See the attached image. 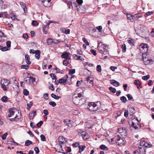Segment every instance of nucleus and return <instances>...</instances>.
<instances>
[{"mask_svg": "<svg viewBox=\"0 0 154 154\" xmlns=\"http://www.w3.org/2000/svg\"><path fill=\"white\" fill-rule=\"evenodd\" d=\"M100 102H97L95 103H89L87 106V108L91 111H95L99 109L100 107Z\"/></svg>", "mask_w": 154, "mask_h": 154, "instance_id": "nucleus-1", "label": "nucleus"}, {"mask_svg": "<svg viewBox=\"0 0 154 154\" xmlns=\"http://www.w3.org/2000/svg\"><path fill=\"white\" fill-rule=\"evenodd\" d=\"M128 124L130 127L132 128H134L137 129L140 127V125L139 123V122L137 119H133L129 120Z\"/></svg>", "mask_w": 154, "mask_h": 154, "instance_id": "nucleus-2", "label": "nucleus"}, {"mask_svg": "<svg viewBox=\"0 0 154 154\" xmlns=\"http://www.w3.org/2000/svg\"><path fill=\"white\" fill-rule=\"evenodd\" d=\"M114 139L116 141V144L122 146L125 143L124 138L121 137L119 134L115 135Z\"/></svg>", "mask_w": 154, "mask_h": 154, "instance_id": "nucleus-3", "label": "nucleus"}, {"mask_svg": "<svg viewBox=\"0 0 154 154\" xmlns=\"http://www.w3.org/2000/svg\"><path fill=\"white\" fill-rule=\"evenodd\" d=\"M1 84L2 88L4 91L7 90L8 89V84H9V82L8 80L5 79H3L1 80Z\"/></svg>", "mask_w": 154, "mask_h": 154, "instance_id": "nucleus-4", "label": "nucleus"}, {"mask_svg": "<svg viewBox=\"0 0 154 154\" xmlns=\"http://www.w3.org/2000/svg\"><path fill=\"white\" fill-rule=\"evenodd\" d=\"M139 49L144 53L147 52L149 47L148 45L145 43H143L140 45L139 47Z\"/></svg>", "mask_w": 154, "mask_h": 154, "instance_id": "nucleus-5", "label": "nucleus"}, {"mask_svg": "<svg viewBox=\"0 0 154 154\" xmlns=\"http://www.w3.org/2000/svg\"><path fill=\"white\" fill-rule=\"evenodd\" d=\"M93 79L89 76H88L86 78V83L87 86L89 88L92 87L93 85Z\"/></svg>", "mask_w": 154, "mask_h": 154, "instance_id": "nucleus-6", "label": "nucleus"}, {"mask_svg": "<svg viewBox=\"0 0 154 154\" xmlns=\"http://www.w3.org/2000/svg\"><path fill=\"white\" fill-rule=\"evenodd\" d=\"M145 142L143 141H141L140 143V146L141 147L139 146L140 149L139 151L141 153H144L146 152V150L145 149Z\"/></svg>", "mask_w": 154, "mask_h": 154, "instance_id": "nucleus-7", "label": "nucleus"}, {"mask_svg": "<svg viewBox=\"0 0 154 154\" xmlns=\"http://www.w3.org/2000/svg\"><path fill=\"white\" fill-rule=\"evenodd\" d=\"M79 134V135L81 136L83 139H87L88 138V136H87L86 133L85 131H83L81 129H79L78 130Z\"/></svg>", "mask_w": 154, "mask_h": 154, "instance_id": "nucleus-8", "label": "nucleus"}, {"mask_svg": "<svg viewBox=\"0 0 154 154\" xmlns=\"http://www.w3.org/2000/svg\"><path fill=\"white\" fill-rule=\"evenodd\" d=\"M70 53L66 52L63 53L61 55V57L62 58H65L69 60L70 59Z\"/></svg>", "mask_w": 154, "mask_h": 154, "instance_id": "nucleus-9", "label": "nucleus"}, {"mask_svg": "<svg viewBox=\"0 0 154 154\" xmlns=\"http://www.w3.org/2000/svg\"><path fill=\"white\" fill-rule=\"evenodd\" d=\"M151 58H142V60L145 64L146 65L151 64L153 63V61Z\"/></svg>", "mask_w": 154, "mask_h": 154, "instance_id": "nucleus-10", "label": "nucleus"}, {"mask_svg": "<svg viewBox=\"0 0 154 154\" xmlns=\"http://www.w3.org/2000/svg\"><path fill=\"white\" fill-rule=\"evenodd\" d=\"M51 0H42V4L45 7H50L51 5Z\"/></svg>", "mask_w": 154, "mask_h": 154, "instance_id": "nucleus-11", "label": "nucleus"}, {"mask_svg": "<svg viewBox=\"0 0 154 154\" xmlns=\"http://www.w3.org/2000/svg\"><path fill=\"white\" fill-rule=\"evenodd\" d=\"M80 98H78L77 96L75 97L73 99V101L74 104L76 105H79Z\"/></svg>", "mask_w": 154, "mask_h": 154, "instance_id": "nucleus-12", "label": "nucleus"}, {"mask_svg": "<svg viewBox=\"0 0 154 154\" xmlns=\"http://www.w3.org/2000/svg\"><path fill=\"white\" fill-rule=\"evenodd\" d=\"M36 111L33 110L32 112H30L29 114V117L30 119H33L36 115Z\"/></svg>", "mask_w": 154, "mask_h": 154, "instance_id": "nucleus-13", "label": "nucleus"}, {"mask_svg": "<svg viewBox=\"0 0 154 154\" xmlns=\"http://www.w3.org/2000/svg\"><path fill=\"white\" fill-rule=\"evenodd\" d=\"M110 82L111 84L116 87H117L119 85V82L114 79L111 80L110 81Z\"/></svg>", "mask_w": 154, "mask_h": 154, "instance_id": "nucleus-14", "label": "nucleus"}, {"mask_svg": "<svg viewBox=\"0 0 154 154\" xmlns=\"http://www.w3.org/2000/svg\"><path fill=\"white\" fill-rule=\"evenodd\" d=\"M86 99L85 97H82L81 98H80L79 102V106H81L84 105L86 101Z\"/></svg>", "mask_w": 154, "mask_h": 154, "instance_id": "nucleus-15", "label": "nucleus"}, {"mask_svg": "<svg viewBox=\"0 0 154 154\" xmlns=\"http://www.w3.org/2000/svg\"><path fill=\"white\" fill-rule=\"evenodd\" d=\"M9 16L12 20H17L19 21V20L16 18V15L13 13H10L9 14Z\"/></svg>", "mask_w": 154, "mask_h": 154, "instance_id": "nucleus-16", "label": "nucleus"}, {"mask_svg": "<svg viewBox=\"0 0 154 154\" xmlns=\"http://www.w3.org/2000/svg\"><path fill=\"white\" fill-rule=\"evenodd\" d=\"M15 109H9V113L8 114V116L9 117H11L12 116L14 115L15 112Z\"/></svg>", "mask_w": 154, "mask_h": 154, "instance_id": "nucleus-17", "label": "nucleus"}, {"mask_svg": "<svg viewBox=\"0 0 154 154\" xmlns=\"http://www.w3.org/2000/svg\"><path fill=\"white\" fill-rule=\"evenodd\" d=\"M20 4L21 7L23 9L24 13H26L27 10V8L26 7V4L23 2H21Z\"/></svg>", "mask_w": 154, "mask_h": 154, "instance_id": "nucleus-18", "label": "nucleus"}, {"mask_svg": "<svg viewBox=\"0 0 154 154\" xmlns=\"http://www.w3.org/2000/svg\"><path fill=\"white\" fill-rule=\"evenodd\" d=\"M25 60L27 64L28 65L30 64L31 62L30 61V57L27 54L25 55Z\"/></svg>", "mask_w": 154, "mask_h": 154, "instance_id": "nucleus-19", "label": "nucleus"}, {"mask_svg": "<svg viewBox=\"0 0 154 154\" xmlns=\"http://www.w3.org/2000/svg\"><path fill=\"white\" fill-rule=\"evenodd\" d=\"M134 84L137 86V88L138 89H139L141 88V85L140 83L139 80H135L134 82Z\"/></svg>", "mask_w": 154, "mask_h": 154, "instance_id": "nucleus-20", "label": "nucleus"}, {"mask_svg": "<svg viewBox=\"0 0 154 154\" xmlns=\"http://www.w3.org/2000/svg\"><path fill=\"white\" fill-rule=\"evenodd\" d=\"M143 58H151L150 57V54L147 52L144 53L142 54Z\"/></svg>", "mask_w": 154, "mask_h": 154, "instance_id": "nucleus-21", "label": "nucleus"}, {"mask_svg": "<svg viewBox=\"0 0 154 154\" xmlns=\"http://www.w3.org/2000/svg\"><path fill=\"white\" fill-rule=\"evenodd\" d=\"M35 57L37 59H38L40 58V51L39 50H36L35 51Z\"/></svg>", "mask_w": 154, "mask_h": 154, "instance_id": "nucleus-22", "label": "nucleus"}, {"mask_svg": "<svg viewBox=\"0 0 154 154\" xmlns=\"http://www.w3.org/2000/svg\"><path fill=\"white\" fill-rule=\"evenodd\" d=\"M127 134V132L126 130L125 129L123 131L120 135H119L121 137H122L123 138L124 137L126 136Z\"/></svg>", "mask_w": 154, "mask_h": 154, "instance_id": "nucleus-23", "label": "nucleus"}, {"mask_svg": "<svg viewBox=\"0 0 154 154\" xmlns=\"http://www.w3.org/2000/svg\"><path fill=\"white\" fill-rule=\"evenodd\" d=\"M85 146H79V152L80 153H81V152L83 151V150L85 148Z\"/></svg>", "mask_w": 154, "mask_h": 154, "instance_id": "nucleus-24", "label": "nucleus"}, {"mask_svg": "<svg viewBox=\"0 0 154 154\" xmlns=\"http://www.w3.org/2000/svg\"><path fill=\"white\" fill-rule=\"evenodd\" d=\"M100 149L103 150L105 151H107L108 150V148L104 145H101L100 146Z\"/></svg>", "mask_w": 154, "mask_h": 154, "instance_id": "nucleus-25", "label": "nucleus"}, {"mask_svg": "<svg viewBox=\"0 0 154 154\" xmlns=\"http://www.w3.org/2000/svg\"><path fill=\"white\" fill-rule=\"evenodd\" d=\"M146 35H142V36H141V37L144 38H145L146 39V40L147 41H146L147 42H149V38H148V32H146Z\"/></svg>", "mask_w": 154, "mask_h": 154, "instance_id": "nucleus-26", "label": "nucleus"}, {"mask_svg": "<svg viewBox=\"0 0 154 154\" xmlns=\"http://www.w3.org/2000/svg\"><path fill=\"white\" fill-rule=\"evenodd\" d=\"M71 121L69 120L65 122L66 123V124L68 125L69 127H72V124L71 122Z\"/></svg>", "mask_w": 154, "mask_h": 154, "instance_id": "nucleus-27", "label": "nucleus"}, {"mask_svg": "<svg viewBox=\"0 0 154 154\" xmlns=\"http://www.w3.org/2000/svg\"><path fill=\"white\" fill-rule=\"evenodd\" d=\"M129 39L128 40V43L131 46L133 45L134 43V40L132 38Z\"/></svg>", "mask_w": 154, "mask_h": 154, "instance_id": "nucleus-28", "label": "nucleus"}, {"mask_svg": "<svg viewBox=\"0 0 154 154\" xmlns=\"http://www.w3.org/2000/svg\"><path fill=\"white\" fill-rule=\"evenodd\" d=\"M51 96L52 98L56 100H58L60 98V97L57 96L54 93L52 94Z\"/></svg>", "mask_w": 154, "mask_h": 154, "instance_id": "nucleus-29", "label": "nucleus"}, {"mask_svg": "<svg viewBox=\"0 0 154 154\" xmlns=\"http://www.w3.org/2000/svg\"><path fill=\"white\" fill-rule=\"evenodd\" d=\"M67 81V79H60L59 81L58 82L60 84H63L65 83Z\"/></svg>", "mask_w": 154, "mask_h": 154, "instance_id": "nucleus-30", "label": "nucleus"}, {"mask_svg": "<svg viewBox=\"0 0 154 154\" xmlns=\"http://www.w3.org/2000/svg\"><path fill=\"white\" fill-rule=\"evenodd\" d=\"M32 144V142L29 140H27L26 141L25 143V145L26 146H28Z\"/></svg>", "mask_w": 154, "mask_h": 154, "instance_id": "nucleus-31", "label": "nucleus"}, {"mask_svg": "<svg viewBox=\"0 0 154 154\" xmlns=\"http://www.w3.org/2000/svg\"><path fill=\"white\" fill-rule=\"evenodd\" d=\"M109 90L111 92L113 93H115L116 92V91L115 88H112V87H110L109 88Z\"/></svg>", "mask_w": 154, "mask_h": 154, "instance_id": "nucleus-32", "label": "nucleus"}, {"mask_svg": "<svg viewBox=\"0 0 154 154\" xmlns=\"http://www.w3.org/2000/svg\"><path fill=\"white\" fill-rule=\"evenodd\" d=\"M30 80H31V83L32 84L34 85L36 84V83L35 82V79L34 78L31 76Z\"/></svg>", "mask_w": 154, "mask_h": 154, "instance_id": "nucleus-33", "label": "nucleus"}, {"mask_svg": "<svg viewBox=\"0 0 154 154\" xmlns=\"http://www.w3.org/2000/svg\"><path fill=\"white\" fill-rule=\"evenodd\" d=\"M120 100L124 103H126L127 101L126 98L125 96H122L120 98Z\"/></svg>", "mask_w": 154, "mask_h": 154, "instance_id": "nucleus-34", "label": "nucleus"}, {"mask_svg": "<svg viewBox=\"0 0 154 154\" xmlns=\"http://www.w3.org/2000/svg\"><path fill=\"white\" fill-rule=\"evenodd\" d=\"M31 76H30L29 77L28 75V76L25 79H26L25 81L29 84L31 83V80H30V79H31Z\"/></svg>", "mask_w": 154, "mask_h": 154, "instance_id": "nucleus-35", "label": "nucleus"}, {"mask_svg": "<svg viewBox=\"0 0 154 154\" xmlns=\"http://www.w3.org/2000/svg\"><path fill=\"white\" fill-rule=\"evenodd\" d=\"M21 67L22 69H29V67L28 65H21Z\"/></svg>", "mask_w": 154, "mask_h": 154, "instance_id": "nucleus-36", "label": "nucleus"}, {"mask_svg": "<svg viewBox=\"0 0 154 154\" xmlns=\"http://www.w3.org/2000/svg\"><path fill=\"white\" fill-rule=\"evenodd\" d=\"M47 42L48 45H51L53 42V41L52 39L49 38L48 39Z\"/></svg>", "mask_w": 154, "mask_h": 154, "instance_id": "nucleus-37", "label": "nucleus"}, {"mask_svg": "<svg viewBox=\"0 0 154 154\" xmlns=\"http://www.w3.org/2000/svg\"><path fill=\"white\" fill-rule=\"evenodd\" d=\"M125 129V128H121L118 129V131L119 134L120 135L123 131H124V130Z\"/></svg>", "mask_w": 154, "mask_h": 154, "instance_id": "nucleus-38", "label": "nucleus"}, {"mask_svg": "<svg viewBox=\"0 0 154 154\" xmlns=\"http://www.w3.org/2000/svg\"><path fill=\"white\" fill-rule=\"evenodd\" d=\"M23 94L25 95H28L29 94V91L26 89H25L23 90Z\"/></svg>", "mask_w": 154, "mask_h": 154, "instance_id": "nucleus-39", "label": "nucleus"}, {"mask_svg": "<svg viewBox=\"0 0 154 154\" xmlns=\"http://www.w3.org/2000/svg\"><path fill=\"white\" fill-rule=\"evenodd\" d=\"M73 56L74 58H75L76 57H77L76 58H75V60H80L82 57L81 56H78L76 54H74Z\"/></svg>", "mask_w": 154, "mask_h": 154, "instance_id": "nucleus-40", "label": "nucleus"}, {"mask_svg": "<svg viewBox=\"0 0 154 154\" xmlns=\"http://www.w3.org/2000/svg\"><path fill=\"white\" fill-rule=\"evenodd\" d=\"M33 103L32 102H30L29 103H27V106L29 107V108H28V107H27V109L28 110H29L32 105Z\"/></svg>", "mask_w": 154, "mask_h": 154, "instance_id": "nucleus-41", "label": "nucleus"}, {"mask_svg": "<svg viewBox=\"0 0 154 154\" xmlns=\"http://www.w3.org/2000/svg\"><path fill=\"white\" fill-rule=\"evenodd\" d=\"M9 49L7 47L5 46L4 47H3L2 46V48L1 49V50L2 51H7L9 50Z\"/></svg>", "mask_w": 154, "mask_h": 154, "instance_id": "nucleus-42", "label": "nucleus"}, {"mask_svg": "<svg viewBox=\"0 0 154 154\" xmlns=\"http://www.w3.org/2000/svg\"><path fill=\"white\" fill-rule=\"evenodd\" d=\"M50 76L52 79H56L57 77L56 75L54 73H51L50 74Z\"/></svg>", "mask_w": 154, "mask_h": 154, "instance_id": "nucleus-43", "label": "nucleus"}, {"mask_svg": "<svg viewBox=\"0 0 154 154\" xmlns=\"http://www.w3.org/2000/svg\"><path fill=\"white\" fill-rule=\"evenodd\" d=\"M1 100L3 102H5L7 101L8 98L6 96H3Z\"/></svg>", "mask_w": 154, "mask_h": 154, "instance_id": "nucleus-44", "label": "nucleus"}, {"mask_svg": "<svg viewBox=\"0 0 154 154\" xmlns=\"http://www.w3.org/2000/svg\"><path fill=\"white\" fill-rule=\"evenodd\" d=\"M152 146L150 144L148 143L145 142V147H148V148H150Z\"/></svg>", "mask_w": 154, "mask_h": 154, "instance_id": "nucleus-45", "label": "nucleus"}, {"mask_svg": "<svg viewBox=\"0 0 154 154\" xmlns=\"http://www.w3.org/2000/svg\"><path fill=\"white\" fill-rule=\"evenodd\" d=\"M149 75H147L146 76H143L142 77V79L144 80H147L149 78Z\"/></svg>", "mask_w": 154, "mask_h": 154, "instance_id": "nucleus-46", "label": "nucleus"}, {"mask_svg": "<svg viewBox=\"0 0 154 154\" xmlns=\"http://www.w3.org/2000/svg\"><path fill=\"white\" fill-rule=\"evenodd\" d=\"M49 104L51 105L53 107L55 106L56 105V103L54 101H50L49 103Z\"/></svg>", "mask_w": 154, "mask_h": 154, "instance_id": "nucleus-47", "label": "nucleus"}, {"mask_svg": "<svg viewBox=\"0 0 154 154\" xmlns=\"http://www.w3.org/2000/svg\"><path fill=\"white\" fill-rule=\"evenodd\" d=\"M97 70L100 72L101 71V67L100 65H98L97 66Z\"/></svg>", "mask_w": 154, "mask_h": 154, "instance_id": "nucleus-48", "label": "nucleus"}, {"mask_svg": "<svg viewBox=\"0 0 154 154\" xmlns=\"http://www.w3.org/2000/svg\"><path fill=\"white\" fill-rule=\"evenodd\" d=\"M122 51L123 52H125L126 51V46L125 44H123L122 45Z\"/></svg>", "mask_w": 154, "mask_h": 154, "instance_id": "nucleus-49", "label": "nucleus"}, {"mask_svg": "<svg viewBox=\"0 0 154 154\" xmlns=\"http://www.w3.org/2000/svg\"><path fill=\"white\" fill-rule=\"evenodd\" d=\"M7 135L8 133H5L2 136V139L4 140H5Z\"/></svg>", "mask_w": 154, "mask_h": 154, "instance_id": "nucleus-50", "label": "nucleus"}, {"mask_svg": "<svg viewBox=\"0 0 154 154\" xmlns=\"http://www.w3.org/2000/svg\"><path fill=\"white\" fill-rule=\"evenodd\" d=\"M41 139L42 141H45V137L43 134H41L40 135Z\"/></svg>", "mask_w": 154, "mask_h": 154, "instance_id": "nucleus-51", "label": "nucleus"}, {"mask_svg": "<svg viewBox=\"0 0 154 154\" xmlns=\"http://www.w3.org/2000/svg\"><path fill=\"white\" fill-rule=\"evenodd\" d=\"M82 40L87 45H89V43L88 42L87 40L85 38H82Z\"/></svg>", "mask_w": 154, "mask_h": 154, "instance_id": "nucleus-52", "label": "nucleus"}, {"mask_svg": "<svg viewBox=\"0 0 154 154\" xmlns=\"http://www.w3.org/2000/svg\"><path fill=\"white\" fill-rule=\"evenodd\" d=\"M43 122L42 121H40L39 122H38L37 124L36 125L37 127H40L42 124H43Z\"/></svg>", "mask_w": 154, "mask_h": 154, "instance_id": "nucleus-53", "label": "nucleus"}, {"mask_svg": "<svg viewBox=\"0 0 154 154\" xmlns=\"http://www.w3.org/2000/svg\"><path fill=\"white\" fill-rule=\"evenodd\" d=\"M131 14H128L127 15V18L129 20H131L132 19H134V17Z\"/></svg>", "mask_w": 154, "mask_h": 154, "instance_id": "nucleus-54", "label": "nucleus"}, {"mask_svg": "<svg viewBox=\"0 0 154 154\" xmlns=\"http://www.w3.org/2000/svg\"><path fill=\"white\" fill-rule=\"evenodd\" d=\"M126 95L128 98V100H131L133 99V97L131 94H128Z\"/></svg>", "mask_w": 154, "mask_h": 154, "instance_id": "nucleus-55", "label": "nucleus"}, {"mask_svg": "<svg viewBox=\"0 0 154 154\" xmlns=\"http://www.w3.org/2000/svg\"><path fill=\"white\" fill-rule=\"evenodd\" d=\"M133 16L134 17V18H140L142 16L141 15H139V14H135L133 15Z\"/></svg>", "mask_w": 154, "mask_h": 154, "instance_id": "nucleus-56", "label": "nucleus"}, {"mask_svg": "<svg viewBox=\"0 0 154 154\" xmlns=\"http://www.w3.org/2000/svg\"><path fill=\"white\" fill-rule=\"evenodd\" d=\"M7 47L8 48L10 47L11 46V42L10 41H8L6 43Z\"/></svg>", "mask_w": 154, "mask_h": 154, "instance_id": "nucleus-57", "label": "nucleus"}, {"mask_svg": "<svg viewBox=\"0 0 154 154\" xmlns=\"http://www.w3.org/2000/svg\"><path fill=\"white\" fill-rule=\"evenodd\" d=\"M32 24L34 26H36L38 25V23L37 21L33 20L32 22Z\"/></svg>", "mask_w": 154, "mask_h": 154, "instance_id": "nucleus-58", "label": "nucleus"}, {"mask_svg": "<svg viewBox=\"0 0 154 154\" xmlns=\"http://www.w3.org/2000/svg\"><path fill=\"white\" fill-rule=\"evenodd\" d=\"M75 72V69H71L69 71V73L70 74H73Z\"/></svg>", "mask_w": 154, "mask_h": 154, "instance_id": "nucleus-59", "label": "nucleus"}, {"mask_svg": "<svg viewBox=\"0 0 154 154\" xmlns=\"http://www.w3.org/2000/svg\"><path fill=\"white\" fill-rule=\"evenodd\" d=\"M63 64L65 66H66L69 63V61L67 60H65L63 62Z\"/></svg>", "mask_w": 154, "mask_h": 154, "instance_id": "nucleus-60", "label": "nucleus"}, {"mask_svg": "<svg viewBox=\"0 0 154 154\" xmlns=\"http://www.w3.org/2000/svg\"><path fill=\"white\" fill-rule=\"evenodd\" d=\"M34 150L36 154H38L39 152V149L37 147H36L34 148Z\"/></svg>", "mask_w": 154, "mask_h": 154, "instance_id": "nucleus-61", "label": "nucleus"}, {"mask_svg": "<svg viewBox=\"0 0 154 154\" xmlns=\"http://www.w3.org/2000/svg\"><path fill=\"white\" fill-rule=\"evenodd\" d=\"M90 51L95 56L97 54L96 53V51L95 50L93 49H91L90 50Z\"/></svg>", "mask_w": 154, "mask_h": 154, "instance_id": "nucleus-62", "label": "nucleus"}, {"mask_svg": "<svg viewBox=\"0 0 154 154\" xmlns=\"http://www.w3.org/2000/svg\"><path fill=\"white\" fill-rule=\"evenodd\" d=\"M102 26H99L96 27V29L98 30L99 32H100L102 29Z\"/></svg>", "mask_w": 154, "mask_h": 154, "instance_id": "nucleus-63", "label": "nucleus"}, {"mask_svg": "<svg viewBox=\"0 0 154 154\" xmlns=\"http://www.w3.org/2000/svg\"><path fill=\"white\" fill-rule=\"evenodd\" d=\"M82 80L80 81H77L76 83V85L78 87L79 86L82 82Z\"/></svg>", "mask_w": 154, "mask_h": 154, "instance_id": "nucleus-64", "label": "nucleus"}]
</instances>
